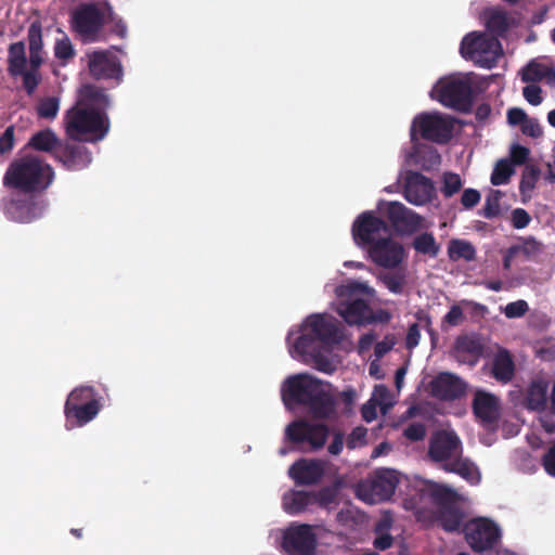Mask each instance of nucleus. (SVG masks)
Listing matches in <instances>:
<instances>
[{
  "instance_id": "nucleus-1",
  "label": "nucleus",
  "mask_w": 555,
  "mask_h": 555,
  "mask_svg": "<svg viewBox=\"0 0 555 555\" xmlns=\"http://www.w3.org/2000/svg\"><path fill=\"white\" fill-rule=\"evenodd\" d=\"M286 406H305L313 418H327L334 411V400L324 384L309 374L288 377L282 387Z\"/></svg>"
},
{
  "instance_id": "nucleus-2",
  "label": "nucleus",
  "mask_w": 555,
  "mask_h": 555,
  "mask_svg": "<svg viewBox=\"0 0 555 555\" xmlns=\"http://www.w3.org/2000/svg\"><path fill=\"white\" fill-rule=\"evenodd\" d=\"M54 180L53 168L38 157L13 160L4 176L3 185L25 193H41Z\"/></svg>"
},
{
  "instance_id": "nucleus-3",
  "label": "nucleus",
  "mask_w": 555,
  "mask_h": 555,
  "mask_svg": "<svg viewBox=\"0 0 555 555\" xmlns=\"http://www.w3.org/2000/svg\"><path fill=\"white\" fill-rule=\"evenodd\" d=\"M343 340L339 322L325 313L310 314L300 326V335L289 352L314 351L315 349H333Z\"/></svg>"
},
{
  "instance_id": "nucleus-4",
  "label": "nucleus",
  "mask_w": 555,
  "mask_h": 555,
  "mask_svg": "<svg viewBox=\"0 0 555 555\" xmlns=\"http://www.w3.org/2000/svg\"><path fill=\"white\" fill-rule=\"evenodd\" d=\"M474 73L452 74L440 78L431 92L442 105L461 113L472 111L476 94L480 91Z\"/></svg>"
},
{
  "instance_id": "nucleus-5",
  "label": "nucleus",
  "mask_w": 555,
  "mask_h": 555,
  "mask_svg": "<svg viewBox=\"0 0 555 555\" xmlns=\"http://www.w3.org/2000/svg\"><path fill=\"white\" fill-rule=\"evenodd\" d=\"M64 126L69 139L95 143L107 134L109 120L106 114L95 108L73 106L65 114Z\"/></svg>"
},
{
  "instance_id": "nucleus-6",
  "label": "nucleus",
  "mask_w": 555,
  "mask_h": 555,
  "mask_svg": "<svg viewBox=\"0 0 555 555\" xmlns=\"http://www.w3.org/2000/svg\"><path fill=\"white\" fill-rule=\"evenodd\" d=\"M421 496L429 498L437 506V521L447 532H459L463 526L464 512L457 503V493L443 485L428 482L420 489Z\"/></svg>"
},
{
  "instance_id": "nucleus-7",
  "label": "nucleus",
  "mask_w": 555,
  "mask_h": 555,
  "mask_svg": "<svg viewBox=\"0 0 555 555\" xmlns=\"http://www.w3.org/2000/svg\"><path fill=\"white\" fill-rule=\"evenodd\" d=\"M375 295V289L367 284L351 282L340 288L339 296L347 298L338 304L336 311L349 325H366L370 302Z\"/></svg>"
},
{
  "instance_id": "nucleus-8",
  "label": "nucleus",
  "mask_w": 555,
  "mask_h": 555,
  "mask_svg": "<svg viewBox=\"0 0 555 555\" xmlns=\"http://www.w3.org/2000/svg\"><path fill=\"white\" fill-rule=\"evenodd\" d=\"M502 44L494 36L469 33L461 41L460 53L482 68H492L502 55Z\"/></svg>"
},
{
  "instance_id": "nucleus-9",
  "label": "nucleus",
  "mask_w": 555,
  "mask_h": 555,
  "mask_svg": "<svg viewBox=\"0 0 555 555\" xmlns=\"http://www.w3.org/2000/svg\"><path fill=\"white\" fill-rule=\"evenodd\" d=\"M328 434L330 428L323 423L297 420L286 426L285 440L297 451L315 452L324 447Z\"/></svg>"
},
{
  "instance_id": "nucleus-10",
  "label": "nucleus",
  "mask_w": 555,
  "mask_h": 555,
  "mask_svg": "<svg viewBox=\"0 0 555 555\" xmlns=\"http://www.w3.org/2000/svg\"><path fill=\"white\" fill-rule=\"evenodd\" d=\"M399 483L398 473L390 468L376 469L358 485V495L365 502L376 504L389 500Z\"/></svg>"
},
{
  "instance_id": "nucleus-11",
  "label": "nucleus",
  "mask_w": 555,
  "mask_h": 555,
  "mask_svg": "<svg viewBox=\"0 0 555 555\" xmlns=\"http://www.w3.org/2000/svg\"><path fill=\"white\" fill-rule=\"evenodd\" d=\"M318 538L313 527L307 524H291L282 535L281 547L286 555H313Z\"/></svg>"
},
{
  "instance_id": "nucleus-12",
  "label": "nucleus",
  "mask_w": 555,
  "mask_h": 555,
  "mask_svg": "<svg viewBox=\"0 0 555 555\" xmlns=\"http://www.w3.org/2000/svg\"><path fill=\"white\" fill-rule=\"evenodd\" d=\"M455 122L456 119L448 115L421 114L414 118L412 131L417 127L425 140L444 144L451 140Z\"/></svg>"
},
{
  "instance_id": "nucleus-13",
  "label": "nucleus",
  "mask_w": 555,
  "mask_h": 555,
  "mask_svg": "<svg viewBox=\"0 0 555 555\" xmlns=\"http://www.w3.org/2000/svg\"><path fill=\"white\" fill-rule=\"evenodd\" d=\"M354 243L361 247H370L379 238L390 235L388 223L373 211L360 214L351 228Z\"/></svg>"
},
{
  "instance_id": "nucleus-14",
  "label": "nucleus",
  "mask_w": 555,
  "mask_h": 555,
  "mask_svg": "<svg viewBox=\"0 0 555 555\" xmlns=\"http://www.w3.org/2000/svg\"><path fill=\"white\" fill-rule=\"evenodd\" d=\"M465 539L473 551L485 552L493 548L501 538L499 527L487 518H475L463 526Z\"/></svg>"
},
{
  "instance_id": "nucleus-15",
  "label": "nucleus",
  "mask_w": 555,
  "mask_h": 555,
  "mask_svg": "<svg viewBox=\"0 0 555 555\" xmlns=\"http://www.w3.org/2000/svg\"><path fill=\"white\" fill-rule=\"evenodd\" d=\"M72 24L77 34L89 41H95L105 24V10L101 11L95 3L81 4L74 11Z\"/></svg>"
},
{
  "instance_id": "nucleus-16",
  "label": "nucleus",
  "mask_w": 555,
  "mask_h": 555,
  "mask_svg": "<svg viewBox=\"0 0 555 555\" xmlns=\"http://www.w3.org/2000/svg\"><path fill=\"white\" fill-rule=\"evenodd\" d=\"M463 453L460 437L454 430L440 429L435 431L428 446V456L437 463L450 462Z\"/></svg>"
},
{
  "instance_id": "nucleus-17",
  "label": "nucleus",
  "mask_w": 555,
  "mask_h": 555,
  "mask_svg": "<svg viewBox=\"0 0 555 555\" xmlns=\"http://www.w3.org/2000/svg\"><path fill=\"white\" fill-rule=\"evenodd\" d=\"M370 258L374 263L386 269H395L404 259L403 246L393 241L390 235L379 238L367 248Z\"/></svg>"
},
{
  "instance_id": "nucleus-18",
  "label": "nucleus",
  "mask_w": 555,
  "mask_h": 555,
  "mask_svg": "<svg viewBox=\"0 0 555 555\" xmlns=\"http://www.w3.org/2000/svg\"><path fill=\"white\" fill-rule=\"evenodd\" d=\"M386 215L398 234L410 235L423 228V217L400 202H390Z\"/></svg>"
},
{
  "instance_id": "nucleus-19",
  "label": "nucleus",
  "mask_w": 555,
  "mask_h": 555,
  "mask_svg": "<svg viewBox=\"0 0 555 555\" xmlns=\"http://www.w3.org/2000/svg\"><path fill=\"white\" fill-rule=\"evenodd\" d=\"M467 384L457 375L441 372L429 383L430 395L441 401H454L466 393Z\"/></svg>"
},
{
  "instance_id": "nucleus-20",
  "label": "nucleus",
  "mask_w": 555,
  "mask_h": 555,
  "mask_svg": "<svg viewBox=\"0 0 555 555\" xmlns=\"http://www.w3.org/2000/svg\"><path fill=\"white\" fill-rule=\"evenodd\" d=\"M88 68L93 78L120 81L122 67L115 54L109 51H94L88 54Z\"/></svg>"
},
{
  "instance_id": "nucleus-21",
  "label": "nucleus",
  "mask_w": 555,
  "mask_h": 555,
  "mask_svg": "<svg viewBox=\"0 0 555 555\" xmlns=\"http://www.w3.org/2000/svg\"><path fill=\"white\" fill-rule=\"evenodd\" d=\"M434 192L433 181L417 171H409L403 189L404 198L415 205L422 206L431 199Z\"/></svg>"
},
{
  "instance_id": "nucleus-22",
  "label": "nucleus",
  "mask_w": 555,
  "mask_h": 555,
  "mask_svg": "<svg viewBox=\"0 0 555 555\" xmlns=\"http://www.w3.org/2000/svg\"><path fill=\"white\" fill-rule=\"evenodd\" d=\"M5 216L15 222L29 223L42 215V206L31 197H12L3 205Z\"/></svg>"
},
{
  "instance_id": "nucleus-23",
  "label": "nucleus",
  "mask_w": 555,
  "mask_h": 555,
  "mask_svg": "<svg viewBox=\"0 0 555 555\" xmlns=\"http://www.w3.org/2000/svg\"><path fill=\"white\" fill-rule=\"evenodd\" d=\"M54 158L59 160L67 170H82L87 168L91 160L89 150L78 143H63L54 152Z\"/></svg>"
},
{
  "instance_id": "nucleus-24",
  "label": "nucleus",
  "mask_w": 555,
  "mask_h": 555,
  "mask_svg": "<svg viewBox=\"0 0 555 555\" xmlns=\"http://www.w3.org/2000/svg\"><path fill=\"white\" fill-rule=\"evenodd\" d=\"M288 475L297 485H315L324 475V463L320 460L301 459L289 467Z\"/></svg>"
},
{
  "instance_id": "nucleus-25",
  "label": "nucleus",
  "mask_w": 555,
  "mask_h": 555,
  "mask_svg": "<svg viewBox=\"0 0 555 555\" xmlns=\"http://www.w3.org/2000/svg\"><path fill=\"white\" fill-rule=\"evenodd\" d=\"M483 344L474 335H460L454 343V353L459 362L474 366L483 354Z\"/></svg>"
},
{
  "instance_id": "nucleus-26",
  "label": "nucleus",
  "mask_w": 555,
  "mask_h": 555,
  "mask_svg": "<svg viewBox=\"0 0 555 555\" xmlns=\"http://www.w3.org/2000/svg\"><path fill=\"white\" fill-rule=\"evenodd\" d=\"M472 406L475 416L485 424L493 423L499 416V398L490 392L477 390Z\"/></svg>"
},
{
  "instance_id": "nucleus-27",
  "label": "nucleus",
  "mask_w": 555,
  "mask_h": 555,
  "mask_svg": "<svg viewBox=\"0 0 555 555\" xmlns=\"http://www.w3.org/2000/svg\"><path fill=\"white\" fill-rule=\"evenodd\" d=\"M101 403L89 402V404L64 406L67 428L83 426L91 422L100 412Z\"/></svg>"
},
{
  "instance_id": "nucleus-28",
  "label": "nucleus",
  "mask_w": 555,
  "mask_h": 555,
  "mask_svg": "<svg viewBox=\"0 0 555 555\" xmlns=\"http://www.w3.org/2000/svg\"><path fill=\"white\" fill-rule=\"evenodd\" d=\"M547 382L532 380L526 391V408L533 412H544L547 408Z\"/></svg>"
},
{
  "instance_id": "nucleus-29",
  "label": "nucleus",
  "mask_w": 555,
  "mask_h": 555,
  "mask_svg": "<svg viewBox=\"0 0 555 555\" xmlns=\"http://www.w3.org/2000/svg\"><path fill=\"white\" fill-rule=\"evenodd\" d=\"M492 376L503 384L509 383L515 375V363L512 358V354L506 349H499L495 353L492 367H491Z\"/></svg>"
},
{
  "instance_id": "nucleus-30",
  "label": "nucleus",
  "mask_w": 555,
  "mask_h": 555,
  "mask_svg": "<svg viewBox=\"0 0 555 555\" xmlns=\"http://www.w3.org/2000/svg\"><path fill=\"white\" fill-rule=\"evenodd\" d=\"M443 469L448 473H454L468 481L470 485H478L481 479L478 467L466 457L459 455L453 461L443 464Z\"/></svg>"
},
{
  "instance_id": "nucleus-31",
  "label": "nucleus",
  "mask_w": 555,
  "mask_h": 555,
  "mask_svg": "<svg viewBox=\"0 0 555 555\" xmlns=\"http://www.w3.org/2000/svg\"><path fill=\"white\" fill-rule=\"evenodd\" d=\"M284 511L289 515H297L313 505V496L309 491L292 490L283 495Z\"/></svg>"
},
{
  "instance_id": "nucleus-32",
  "label": "nucleus",
  "mask_w": 555,
  "mask_h": 555,
  "mask_svg": "<svg viewBox=\"0 0 555 555\" xmlns=\"http://www.w3.org/2000/svg\"><path fill=\"white\" fill-rule=\"evenodd\" d=\"M513 25L509 14L500 9L486 12V27L494 37H503Z\"/></svg>"
},
{
  "instance_id": "nucleus-33",
  "label": "nucleus",
  "mask_w": 555,
  "mask_h": 555,
  "mask_svg": "<svg viewBox=\"0 0 555 555\" xmlns=\"http://www.w3.org/2000/svg\"><path fill=\"white\" fill-rule=\"evenodd\" d=\"M61 144L62 142L59 140L55 132L47 128L34 133L27 145L35 151L51 153L54 156V152Z\"/></svg>"
},
{
  "instance_id": "nucleus-34",
  "label": "nucleus",
  "mask_w": 555,
  "mask_h": 555,
  "mask_svg": "<svg viewBox=\"0 0 555 555\" xmlns=\"http://www.w3.org/2000/svg\"><path fill=\"white\" fill-rule=\"evenodd\" d=\"M27 59L23 41L11 43L8 49V72L12 77H17L26 67Z\"/></svg>"
},
{
  "instance_id": "nucleus-35",
  "label": "nucleus",
  "mask_w": 555,
  "mask_h": 555,
  "mask_svg": "<svg viewBox=\"0 0 555 555\" xmlns=\"http://www.w3.org/2000/svg\"><path fill=\"white\" fill-rule=\"evenodd\" d=\"M413 158L414 164L420 166L425 171L434 170L441 164V156L433 146L418 147Z\"/></svg>"
},
{
  "instance_id": "nucleus-36",
  "label": "nucleus",
  "mask_w": 555,
  "mask_h": 555,
  "mask_svg": "<svg viewBox=\"0 0 555 555\" xmlns=\"http://www.w3.org/2000/svg\"><path fill=\"white\" fill-rule=\"evenodd\" d=\"M448 256L452 261L461 259L465 261H473L476 258V249L472 243L454 238L449 243Z\"/></svg>"
},
{
  "instance_id": "nucleus-37",
  "label": "nucleus",
  "mask_w": 555,
  "mask_h": 555,
  "mask_svg": "<svg viewBox=\"0 0 555 555\" xmlns=\"http://www.w3.org/2000/svg\"><path fill=\"white\" fill-rule=\"evenodd\" d=\"M412 247L422 255H427L431 258H436L439 254L440 246L436 242V238L430 232H423L414 237Z\"/></svg>"
},
{
  "instance_id": "nucleus-38",
  "label": "nucleus",
  "mask_w": 555,
  "mask_h": 555,
  "mask_svg": "<svg viewBox=\"0 0 555 555\" xmlns=\"http://www.w3.org/2000/svg\"><path fill=\"white\" fill-rule=\"evenodd\" d=\"M99 401L93 387L80 386L70 391L64 406L82 405Z\"/></svg>"
},
{
  "instance_id": "nucleus-39",
  "label": "nucleus",
  "mask_w": 555,
  "mask_h": 555,
  "mask_svg": "<svg viewBox=\"0 0 555 555\" xmlns=\"http://www.w3.org/2000/svg\"><path fill=\"white\" fill-rule=\"evenodd\" d=\"M540 175L541 170L539 169V167L534 165H527L525 167L519 183V192L524 198L531 196V193L535 188Z\"/></svg>"
},
{
  "instance_id": "nucleus-40",
  "label": "nucleus",
  "mask_w": 555,
  "mask_h": 555,
  "mask_svg": "<svg viewBox=\"0 0 555 555\" xmlns=\"http://www.w3.org/2000/svg\"><path fill=\"white\" fill-rule=\"evenodd\" d=\"M515 169L508 159H500L491 173L490 181L493 185H503L508 183L511 177L514 175Z\"/></svg>"
},
{
  "instance_id": "nucleus-41",
  "label": "nucleus",
  "mask_w": 555,
  "mask_h": 555,
  "mask_svg": "<svg viewBox=\"0 0 555 555\" xmlns=\"http://www.w3.org/2000/svg\"><path fill=\"white\" fill-rule=\"evenodd\" d=\"M378 280L393 294H401L406 282L405 274L402 272L380 273Z\"/></svg>"
},
{
  "instance_id": "nucleus-42",
  "label": "nucleus",
  "mask_w": 555,
  "mask_h": 555,
  "mask_svg": "<svg viewBox=\"0 0 555 555\" xmlns=\"http://www.w3.org/2000/svg\"><path fill=\"white\" fill-rule=\"evenodd\" d=\"M503 193L500 190H491L486 198V203L481 210V216L487 219H493L501 212L500 201Z\"/></svg>"
},
{
  "instance_id": "nucleus-43",
  "label": "nucleus",
  "mask_w": 555,
  "mask_h": 555,
  "mask_svg": "<svg viewBox=\"0 0 555 555\" xmlns=\"http://www.w3.org/2000/svg\"><path fill=\"white\" fill-rule=\"evenodd\" d=\"M333 349H315L314 351H295L299 356H308L315 363V366L319 371L324 373H331L333 371V365L326 353L331 352Z\"/></svg>"
},
{
  "instance_id": "nucleus-44",
  "label": "nucleus",
  "mask_w": 555,
  "mask_h": 555,
  "mask_svg": "<svg viewBox=\"0 0 555 555\" xmlns=\"http://www.w3.org/2000/svg\"><path fill=\"white\" fill-rule=\"evenodd\" d=\"M81 95L85 100L102 107H106L109 104L108 95L105 93L103 89L96 86H83V88L81 89Z\"/></svg>"
},
{
  "instance_id": "nucleus-45",
  "label": "nucleus",
  "mask_w": 555,
  "mask_h": 555,
  "mask_svg": "<svg viewBox=\"0 0 555 555\" xmlns=\"http://www.w3.org/2000/svg\"><path fill=\"white\" fill-rule=\"evenodd\" d=\"M60 109V101L55 96L43 98L38 102L37 114L40 118L54 119Z\"/></svg>"
},
{
  "instance_id": "nucleus-46",
  "label": "nucleus",
  "mask_w": 555,
  "mask_h": 555,
  "mask_svg": "<svg viewBox=\"0 0 555 555\" xmlns=\"http://www.w3.org/2000/svg\"><path fill=\"white\" fill-rule=\"evenodd\" d=\"M105 7V24H112L111 31L119 38H125L127 35V25L119 18L109 2H104Z\"/></svg>"
},
{
  "instance_id": "nucleus-47",
  "label": "nucleus",
  "mask_w": 555,
  "mask_h": 555,
  "mask_svg": "<svg viewBox=\"0 0 555 555\" xmlns=\"http://www.w3.org/2000/svg\"><path fill=\"white\" fill-rule=\"evenodd\" d=\"M544 66L535 61H530L521 69V80L525 82H538L543 80Z\"/></svg>"
},
{
  "instance_id": "nucleus-48",
  "label": "nucleus",
  "mask_w": 555,
  "mask_h": 555,
  "mask_svg": "<svg viewBox=\"0 0 555 555\" xmlns=\"http://www.w3.org/2000/svg\"><path fill=\"white\" fill-rule=\"evenodd\" d=\"M462 188V180L457 173L446 172L443 175V185L441 192L444 197H451L457 193Z\"/></svg>"
},
{
  "instance_id": "nucleus-49",
  "label": "nucleus",
  "mask_w": 555,
  "mask_h": 555,
  "mask_svg": "<svg viewBox=\"0 0 555 555\" xmlns=\"http://www.w3.org/2000/svg\"><path fill=\"white\" fill-rule=\"evenodd\" d=\"M367 429L364 426H358L346 438V446L349 450L361 448L367 444Z\"/></svg>"
},
{
  "instance_id": "nucleus-50",
  "label": "nucleus",
  "mask_w": 555,
  "mask_h": 555,
  "mask_svg": "<svg viewBox=\"0 0 555 555\" xmlns=\"http://www.w3.org/2000/svg\"><path fill=\"white\" fill-rule=\"evenodd\" d=\"M23 78V87L28 95L34 94L37 87L41 81V75L39 70L23 69V73L18 74Z\"/></svg>"
},
{
  "instance_id": "nucleus-51",
  "label": "nucleus",
  "mask_w": 555,
  "mask_h": 555,
  "mask_svg": "<svg viewBox=\"0 0 555 555\" xmlns=\"http://www.w3.org/2000/svg\"><path fill=\"white\" fill-rule=\"evenodd\" d=\"M29 50L42 51V27L40 22L36 21L28 28Z\"/></svg>"
},
{
  "instance_id": "nucleus-52",
  "label": "nucleus",
  "mask_w": 555,
  "mask_h": 555,
  "mask_svg": "<svg viewBox=\"0 0 555 555\" xmlns=\"http://www.w3.org/2000/svg\"><path fill=\"white\" fill-rule=\"evenodd\" d=\"M313 496V505H319L322 508H328V506L335 502L336 492L335 490L325 487L318 492H311Z\"/></svg>"
},
{
  "instance_id": "nucleus-53",
  "label": "nucleus",
  "mask_w": 555,
  "mask_h": 555,
  "mask_svg": "<svg viewBox=\"0 0 555 555\" xmlns=\"http://www.w3.org/2000/svg\"><path fill=\"white\" fill-rule=\"evenodd\" d=\"M55 57L59 60L67 61L75 55V51L70 40L65 37L56 41L54 47Z\"/></svg>"
},
{
  "instance_id": "nucleus-54",
  "label": "nucleus",
  "mask_w": 555,
  "mask_h": 555,
  "mask_svg": "<svg viewBox=\"0 0 555 555\" xmlns=\"http://www.w3.org/2000/svg\"><path fill=\"white\" fill-rule=\"evenodd\" d=\"M403 436L410 441H422L426 436V427L423 423H411L404 428Z\"/></svg>"
},
{
  "instance_id": "nucleus-55",
  "label": "nucleus",
  "mask_w": 555,
  "mask_h": 555,
  "mask_svg": "<svg viewBox=\"0 0 555 555\" xmlns=\"http://www.w3.org/2000/svg\"><path fill=\"white\" fill-rule=\"evenodd\" d=\"M528 310L529 306L525 300H516L505 306L504 314L508 319L521 318Z\"/></svg>"
},
{
  "instance_id": "nucleus-56",
  "label": "nucleus",
  "mask_w": 555,
  "mask_h": 555,
  "mask_svg": "<svg viewBox=\"0 0 555 555\" xmlns=\"http://www.w3.org/2000/svg\"><path fill=\"white\" fill-rule=\"evenodd\" d=\"M530 155V150L526 146H522L520 144H513L509 150V157L508 159L512 165L520 166L524 165L528 157Z\"/></svg>"
},
{
  "instance_id": "nucleus-57",
  "label": "nucleus",
  "mask_w": 555,
  "mask_h": 555,
  "mask_svg": "<svg viewBox=\"0 0 555 555\" xmlns=\"http://www.w3.org/2000/svg\"><path fill=\"white\" fill-rule=\"evenodd\" d=\"M520 129L525 135L531 137L533 139L540 138L543 133L538 120L530 117L526 118V121H524Z\"/></svg>"
},
{
  "instance_id": "nucleus-58",
  "label": "nucleus",
  "mask_w": 555,
  "mask_h": 555,
  "mask_svg": "<svg viewBox=\"0 0 555 555\" xmlns=\"http://www.w3.org/2000/svg\"><path fill=\"white\" fill-rule=\"evenodd\" d=\"M542 89L537 85H528L522 89V95L524 98L531 104V105H539L541 104L543 98L541 95Z\"/></svg>"
},
{
  "instance_id": "nucleus-59",
  "label": "nucleus",
  "mask_w": 555,
  "mask_h": 555,
  "mask_svg": "<svg viewBox=\"0 0 555 555\" xmlns=\"http://www.w3.org/2000/svg\"><path fill=\"white\" fill-rule=\"evenodd\" d=\"M14 146V127H8L0 135V153L5 154L13 150Z\"/></svg>"
},
{
  "instance_id": "nucleus-60",
  "label": "nucleus",
  "mask_w": 555,
  "mask_h": 555,
  "mask_svg": "<svg viewBox=\"0 0 555 555\" xmlns=\"http://www.w3.org/2000/svg\"><path fill=\"white\" fill-rule=\"evenodd\" d=\"M480 193L475 189H465L461 196L463 207L470 209L480 202Z\"/></svg>"
},
{
  "instance_id": "nucleus-61",
  "label": "nucleus",
  "mask_w": 555,
  "mask_h": 555,
  "mask_svg": "<svg viewBox=\"0 0 555 555\" xmlns=\"http://www.w3.org/2000/svg\"><path fill=\"white\" fill-rule=\"evenodd\" d=\"M530 220V215L522 208H516L512 211V224L515 229L526 228Z\"/></svg>"
},
{
  "instance_id": "nucleus-62",
  "label": "nucleus",
  "mask_w": 555,
  "mask_h": 555,
  "mask_svg": "<svg viewBox=\"0 0 555 555\" xmlns=\"http://www.w3.org/2000/svg\"><path fill=\"white\" fill-rule=\"evenodd\" d=\"M396 345V339L392 335H387L383 340L377 341L374 347V353L377 358H383Z\"/></svg>"
},
{
  "instance_id": "nucleus-63",
  "label": "nucleus",
  "mask_w": 555,
  "mask_h": 555,
  "mask_svg": "<svg viewBox=\"0 0 555 555\" xmlns=\"http://www.w3.org/2000/svg\"><path fill=\"white\" fill-rule=\"evenodd\" d=\"M463 319L464 314L462 308L457 305H453L444 315L443 321L451 326H456L463 321Z\"/></svg>"
},
{
  "instance_id": "nucleus-64",
  "label": "nucleus",
  "mask_w": 555,
  "mask_h": 555,
  "mask_svg": "<svg viewBox=\"0 0 555 555\" xmlns=\"http://www.w3.org/2000/svg\"><path fill=\"white\" fill-rule=\"evenodd\" d=\"M542 465L550 476L555 477V443L543 455Z\"/></svg>"
}]
</instances>
